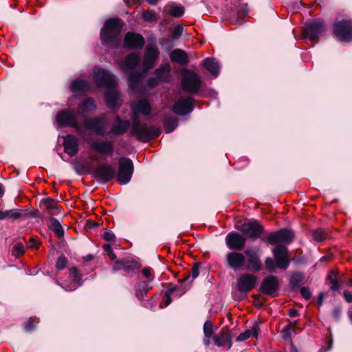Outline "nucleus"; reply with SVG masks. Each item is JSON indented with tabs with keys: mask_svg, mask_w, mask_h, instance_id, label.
I'll return each instance as SVG.
<instances>
[{
	"mask_svg": "<svg viewBox=\"0 0 352 352\" xmlns=\"http://www.w3.org/2000/svg\"><path fill=\"white\" fill-rule=\"evenodd\" d=\"M133 111L136 115L137 113H141L144 116H148L151 111L150 103L147 99L143 98L139 100L133 105ZM137 116H135V118Z\"/></svg>",
	"mask_w": 352,
	"mask_h": 352,
	"instance_id": "obj_29",
	"label": "nucleus"
},
{
	"mask_svg": "<svg viewBox=\"0 0 352 352\" xmlns=\"http://www.w3.org/2000/svg\"><path fill=\"white\" fill-rule=\"evenodd\" d=\"M233 4L236 6L238 12H241V16H245L248 13L247 3H244L243 0H233Z\"/></svg>",
	"mask_w": 352,
	"mask_h": 352,
	"instance_id": "obj_44",
	"label": "nucleus"
},
{
	"mask_svg": "<svg viewBox=\"0 0 352 352\" xmlns=\"http://www.w3.org/2000/svg\"><path fill=\"white\" fill-rule=\"evenodd\" d=\"M96 105L94 100L91 98H86L78 105V111L82 113H89L95 111Z\"/></svg>",
	"mask_w": 352,
	"mask_h": 352,
	"instance_id": "obj_38",
	"label": "nucleus"
},
{
	"mask_svg": "<svg viewBox=\"0 0 352 352\" xmlns=\"http://www.w3.org/2000/svg\"><path fill=\"white\" fill-rule=\"evenodd\" d=\"M40 245L41 243L32 237L30 238L27 243V246L28 248L38 250Z\"/></svg>",
	"mask_w": 352,
	"mask_h": 352,
	"instance_id": "obj_61",
	"label": "nucleus"
},
{
	"mask_svg": "<svg viewBox=\"0 0 352 352\" xmlns=\"http://www.w3.org/2000/svg\"><path fill=\"white\" fill-rule=\"evenodd\" d=\"M226 245L230 250L240 251L245 245L246 239L238 232H230L226 239Z\"/></svg>",
	"mask_w": 352,
	"mask_h": 352,
	"instance_id": "obj_18",
	"label": "nucleus"
},
{
	"mask_svg": "<svg viewBox=\"0 0 352 352\" xmlns=\"http://www.w3.org/2000/svg\"><path fill=\"white\" fill-rule=\"evenodd\" d=\"M343 297L348 303L352 302V292L348 290H345L343 292Z\"/></svg>",
	"mask_w": 352,
	"mask_h": 352,
	"instance_id": "obj_64",
	"label": "nucleus"
},
{
	"mask_svg": "<svg viewBox=\"0 0 352 352\" xmlns=\"http://www.w3.org/2000/svg\"><path fill=\"white\" fill-rule=\"evenodd\" d=\"M177 120L170 115H166L163 119V124L166 133L172 132L177 126Z\"/></svg>",
	"mask_w": 352,
	"mask_h": 352,
	"instance_id": "obj_40",
	"label": "nucleus"
},
{
	"mask_svg": "<svg viewBox=\"0 0 352 352\" xmlns=\"http://www.w3.org/2000/svg\"><path fill=\"white\" fill-rule=\"evenodd\" d=\"M265 264L266 269L269 272H272L274 270L275 265H274V262L272 258H270V257L267 258L265 261Z\"/></svg>",
	"mask_w": 352,
	"mask_h": 352,
	"instance_id": "obj_62",
	"label": "nucleus"
},
{
	"mask_svg": "<svg viewBox=\"0 0 352 352\" xmlns=\"http://www.w3.org/2000/svg\"><path fill=\"white\" fill-rule=\"evenodd\" d=\"M49 228L54 232L58 238L63 236L64 230L59 221L54 217H50Z\"/></svg>",
	"mask_w": 352,
	"mask_h": 352,
	"instance_id": "obj_39",
	"label": "nucleus"
},
{
	"mask_svg": "<svg viewBox=\"0 0 352 352\" xmlns=\"http://www.w3.org/2000/svg\"><path fill=\"white\" fill-rule=\"evenodd\" d=\"M28 213L23 210L12 209L9 210H0V220L25 219Z\"/></svg>",
	"mask_w": 352,
	"mask_h": 352,
	"instance_id": "obj_28",
	"label": "nucleus"
},
{
	"mask_svg": "<svg viewBox=\"0 0 352 352\" xmlns=\"http://www.w3.org/2000/svg\"><path fill=\"white\" fill-rule=\"evenodd\" d=\"M327 236V232L322 228L315 230L312 234L313 239L316 242L323 241L326 239Z\"/></svg>",
	"mask_w": 352,
	"mask_h": 352,
	"instance_id": "obj_43",
	"label": "nucleus"
},
{
	"mask_svg": "<svg viewBox=\"0 0 352 352\" xmlns=\"http://www.w3.org/2000/svg\"><path fill=\"white\" fill-rule=\"evenodd\" d=\"M78 116L72 109H65L59 111L56 115V122L59 126H70L76 131L80 135L82 129L78 122Z\"/></svg>",
	"mask_w": 352,
	"mask_h": 352,
	"instance_id": "obj_6",
	"label": "nucleus"
},
{
	"mask_svg": "<svg viewBox=\"0 0 352 352\" xmlns=\"http://www.w3.org/2000/svg\"><path fill=\"white\" fill-rule=\"evenodd\" d=\"M84 126L86 129L92 131L97 135H109V121L106 113L85 120Z\"/></svg>",
	"mask_w": 352,
	"mask_h": 352,
	"instance_id": "obj_4",
	"label": "nucleus"
},
{
	"mask_svg": "<svg viewBox=\"0 0 352 352\" xmlns=\"http://www.w3.org/2000/svg\"><path fill=\"white\" fill-rule=\"evenodd\" d=\"M213 340L218 346L226 345L228 349H230L232 345L230 331L227 327H223L221 332L213 337Z\"/></svg>",
	"mask_w": 352,
	"mask_h": 352,
	"instance_id": "obj_23",
	"label": "nucleus"
},
{
	"mask_svg": "<svg viewBox=\"0 0 352 352\" xmlns=\"http://www.w3.org/2000/svg\"><path fill=\"white\" fill-rule=\"evenodd\" d=\"M340 278L342 277L340 276L338 272L335 270H331L327 276V279L329 280V282L337 280Z\"/></svg>",
	"mask_w": 352,
	"mask_h": 352,
	"instance_id": "obj_63",
	"label": "nucleus"
},
{
	"mask_svg": "<svg viewBox=\"0 0 352 352\" xmlns=\"http://www.w3.org/2000/svg\"><path fill=\"white\" fill-rule=\"evenodd\" d=\"M102 237L106 241L110 243H114L116 239V235L111 231H106Z\"/></svg>",
	"mask_w": 352,
	"mask_h": 352,
	"instance_id": "obj_60",
	"label": "nucleus"
},
{
	"mask_svg": "<svg viewBox=\"0 0 352 352\" xmlns=\"http://www.w3.org/2000/svg\"><path fill=\"white\" fill-rule=\"evenodd\" d=\"M309 41L318 39L324 31V25L320 19H309Z\"/></svg>",
	"mask_w": 352,
	"mask_h": 352,
	"instance_id": "obj_27",
	"label": "nucleus"
},
{
	"mask_svg": "<svg viewBox=\"0 0 352 352\" xmlns=\"http://www.w3.org/2000/svg\"><path fill=\"white\" fill-rule=\"evenodd\" d=\"M276 265L280 269H286L289 265L288 252L286 247L276 245L273 250Z\"/></svg>",
	"mask_w": 352,
	"mask_h": 352,
	"instance_id": "obj_19",
	"label": "nucleus"
},
{
	"mask_svg": "<svg viewBox=\"0 0 352 352\" xmlns=\"http://www.w3.org/2000/svg\"><path fill=\"white\" fill-rule=\"evenodd\" d=\"M278 288V278L274 276H268L263 280L259 289L263 294L274 297L277 295Z\"/></svg>",
	"mask_w": 352,
	"mask_h": 352,
	"instance_id": "obj_13",
	"label": "nucleus"
},
{
	"mask_svg": "<svg viewBox=\"0 0 352 352\" xmlns=\"http://www.w3.org/2000/svg\"><path fill=\"white\" fill-rule=\"evenodd\" d=\"M183 32V27L180 25H177L174 28L173 30L171 33V38L173 39H177L179 38Z\"/></svg>",
	"mask_w": 352,
	"mask_h": 352,
	"instance_id": "obj_58",
	"label": "nucleus"
},
{
	"mask_svg": "<svg viewBox=\"0 0 352 352\" xmlns=\"http://www.w3.org/2000/svg\"><path fill=\"white\" fill-rule=\"evenodd\" d=\"M105 100L108 108L111 109H118L120 106V95L116 89L114 88H109L105 94Z\"/></svg>",
	"mask_w": 352,
	"mask_h": 352,
	"instance_id": "obj_26",
	"label": "nucleus"
},
{
	"mask_svg": "<svg viewBox=\"0 0 352 352\" xmlns=\"http://www.w3.org/2000/svg\"><path fill=\"white\" fill-rule=\"evenodd\" d=\"M226 260L228 266L231 269L237 270L244 266L245 256L242 253L233 251L227 254Z\"/></svg>",
	"mask_w": 352,
	"mask_h": 352,
	"instance_id": "obj_22",
	"label": "nucleus"
},
{
	"mask_svg": "<svg viewBox=\"0 0 352 352\" xmlns=\"http://www.w3.org/2000/svg\"><path fill=\"white\" fill-rule=\"evenodd\" d=\"M204 67L214 76H217L219 73V63L213 58H208L203 63Z\"/></svg>",
	"mask_w": 352,
	"mask_h": 352,
	"instance_id": "obj_35",
	"label": "nucleus"
},
{
	"mask_svg": "<svg viewBox=\"0 0 352 352\" xmlns=\"http://www.w3.org/2000/svg\"><path fill=\"white\" fill-rule=\"evenodd\" d=\"M142 78V74L138 72H132L129 74V85L133 89L138 87L140 80Z\"/></svg>",
	"mask_w": 352,
	"mask_h": 352,
	"instance_id": "obj_41",
	"label": "nucleus"
},
{
	"mask_svg": "<svg viewBox=\"0 0 352 352\" xmlns=\"http://www.w3.org/2000/svg\"><path fill=\"white\" fill-rule=\"evenodd\" d=\"M131 133L138 140L147 142L157 138L161 131L158 127L140 123L138 117L135 116L133 118Z\"/></svg>",
	"mask_w": 352,
	"mask_h": 352,
	"instance_id": "obj_2",
	"label": "nucleus"
},
{
	"mask_svg": "<svg viewBox=\"0 0 352 352\" xmlns=\"http://www.w3.org/2000/svg\"><path fill=\"white\" fill-rule=\"evenodd\" d=\"M249 164V161L245 157H241L238 160L237 162L234 163V168L236 170H242L248 167Z\"/></svg>",
	"mask_w": 352,
	"mask_h": 352,
	"instance_id": "obj_53",
	"label": "nucleus"
},
{
	"mask_svg": "<svg viewBox=\"0 0 352 352\" xmlns=\"http://www.w3.org/2000/svg\"><path fill=\"white\" fill-rule=\"evenodd\" d=\"M260 331L259 325L257 323H254L252 327V329H247L243 333H241L236 338V340L237 342H242L248 340L251 336L254 338H257L258 335V332Z\"/></svg>",
	"mask_w": 352,
	"mask_h": 352,
	"instance_id": "obj_33",
	"label": "nucleus"
},
{
	"mask_svg": "<svg viewBox=\"0 0 352 352\" xmlns=\"http://www.w3.org/2000/svg\"><path fill=\"white\" fill-rule=\"evenodd\" d=\"M342 283V278L337 280L330 281V289L333 292H338L341 289V284Z\"/></svg>",
	"mask_w": 352,
	"mask_h": 352,
	"instance_id": "obj_56",
	"label": "nucleus"
},
{
	"mask_svg": "<svg viewBox=\"0 0 352 352\" xmlns=\"http://www.w3.org/2000/svg\"><path fill=\"white\" fill-rule=\"evenodd\" d=\"M194 109V99L190 96L180 97L172 107V111L177 115L184 116L190 113Z\"/></svg>",
	"mask_w": 352,
	"mask_h": 352,
	"instance_id": "obj_12",
	"label": "nucleus"
},
{
	"mask_svg": "<svg viewBox=\"0 0 352 352\" xmlns=\"http://www.w3.org/2000/svg\"><path fill=\"white\" fill-rule=\"evenodd\" d=\"M133 162L127 157H120L118 160V173L116 176L118 182L122 185L127 184L133 173Z\"/></svg>",
	"mask_w": 352,
	"mask_h": 352,
	"instance_id": "obj_7",
	"label": "nucleus"
},
{
	"mask_svg": "<svg viewBox=\"0 0 352 352\" xmlns=\"http://www.w3.org/2000/svg\"><path fill=\"white\" fill-rule=\"evenodd\" d=\"M293 32L297 40L305 41L308 38V28L307 26L301 28L299 30H294Z\"/></svg>",
	"mask_w": 352,
	"mask_h": 352,
	"instance_id": "obj_45",
	"label": "nucleus"
},
{
	"mask_svg": "<svg viewBox=\"0 0 352 352\" xmlns=\"http://www.w3.org/2000/svg\"><path fill=\"white\" fill-rule=\"evenodd\" d=\"M38 323V319L36 318H30L23 324V327L26 331L33 330Z\"/></svg>",
	"mask_w": 352,
	"mask_h": 352,
	"instance_id": "obj_47",
	"label": "nucleus"
},
{
	"mask_svg": "<svg viewBox=\"0 0 352 352\" xmlns=\"http://www.w3.org/2000/svg\"><path fill=\"white\" fill-rule=\"evenodd\" d=\"M160 54V51L155 46H147L143 58V70L146 73L148 69L153 67L155 61Z\"/></svg>",
	"mask_w": 352,
	"mask_h": 352,
	"instance_id": "obj_17",
	"label": "nucleus"
},
{
	"mask_svg": "<svg viewBox=\"0 0 352 352\" xmlns=\"http://www.w3.org/2000/svg\"><path fill=\"white\" fill-rule=\"evenodd\" d=\"M201 79L197 74L189 69L182 73L181 87L186 93L196 94L201 87Z\"/></svg>",
	"mask_w": 352,
	"mask_h": 352,
	"instance_id": "obj_5",
	"label": "nucleus"
},
{
	"mask_svg": "<svg viewBox=\"0 0 352 352\" xmlns=\"http://www.w3.org/2000/svg\"><path fill=\"white\" fill-rule=\"evenodd\" d=\"M168 13L172 16L179 17L184 13V8L182 6H173L169 10Z\"/></svg>",
	"mask_w": 352,
	"mask_h": 352,
	"instance_id": "obj_50",
	"label": "nucleus"
},
{
	"mask_svg": "<svg viewBox=\"0 0 352 352\" xmlns=\"http://www.w3.org/2000/svg\"><path fill=\"white\" fill-rule=\"evenodd\" d=\"M69 275L74 282H79L81 279V275L80 274L78 269L75 267L69 269Z\"/></svg>",
	"mask_w": 352,
	"mask_h": 352,
	"instance_id": "obj_52",
	"label": "nucleus"
},
{
	"mask_svg": "<svg viewBox=\"0 0 352 352\" xmlns=\"http://www.w3.org/2000/svg\"><path fill=\"white\" fill-rule=\"evenodd\" d=\"M25 253V248L23 245L21 243H15L12 249V254L18 258L22 256Z\"/></svg>",
	"mask_w": 352,
	"mask_h": 352,
	"instance_id": "obj_46",
	"label": "nucleus"
},
{
	"mask_svg": "<svg viewBox=\"0 0 352 352\" xmlns=\"http://www.w3.org/2000/svg\"><path fill=\"white\" fill-rule=\"evenodd\" d=\"M204 332L206 338L212 337L213 334V323L211 321L207 320L205 322L204 325Z\"/></svg>",
	"mask_w": 352,
	"mask_h": 352,
	"instance_id": "obj_49",
	"label": "nucleus"
},
{
	"mask_svg": "<svg viewBox=\"0 0 352 352\" xmlns=\"http://www.w3.org/2000/svg\"><path fill=\"white\" fill-rule=\"evenodd\" d=\"M152 288L153 286L148 281H140L135 288V295L140 300H143L144 296Z\"/></svg>",
	"mask_w": 352,
	"mask_h": 352,
	"instance_id": "obj_31",
	"label": "nucleus"
},
{
	"mask_svg": "<svg viewBox=\"0 0 352 352\" xmlns=\"http://www.w3.org/2000/svg\"><path fill=\"white\" fill-rule=\"evenodd\" d=\"M124 43L126 47L136 49L142 47L145 41L141 34L129 32L124 36Z\"/></svg>",
	"mask_w": 352,
	"mask_h": 352,
	"instance_id": "obj_20",
	"label": "nucleus"
},
{
	"mask_svg": "<svg viewBox=\"0 0 352 352\" xmlns=\"http://www.w3.org/2000/svg\"><path fill=\"white\" fill-rule=\"evenodd\" d=\"M199 264L197 263H196L192 265V267L191 268L190 274H188V276H186V278H184L183 280H182L181 281L184 282V281L187 280L188 278L190 277V276H191L193 278H196L199 276Z\"/></svg>",
	"mask_w": 352,
	"mask_h": 352,
	"instance_id": "obj_55",
	"label": "nucleus"
},
{
	"mask_svg": "<svg viewBox=\"0 0 352 352\" xmlns=\"http://www.w3.org/2000/svg\"><path fill=\"white\" fill-rule=\"evenodd\" d=\"M90 148L95 152L105 156H111L114 152L113 143L107 140L93 141L90 143Z\"/></svg>",
	"mask_w": 352,
	"mask_h": 352,
	"instance_id": "obj_16",
	"label": "nucleus"
},
{
	"mask_svg": "<svg viewBox=\"0 0 352 352\" xmlns=\"http://www.w3.org/2000/svg\"><path fill=\"white\" fill-rule=\"evenodd\" d=\"M140 61V58L138 54L132 53L128 54L124 58L122 67L125 70L133 69L137 67Z\"/></svg>",
	"mask_w": 352,
	"mask_h": 352,
	"instance_id": "obj_32",
	"label": "nucleus"
},
{
	"mask_svg": "<svg viewBox=\"0 0 352 352\" xmlns=\"http://www.w3.org/2000/svg\"><path fill=\"white\" fill-rule=\"evenodd\" d=\"M294 239V234L291 230L282 229L269 234L267 241L269 243L274 245L279 243H289Z\"/></svg>",
	"mask_w": 352,
	"mask_h": 352,
	"instance_id": "obj_14",
	"label": "nucleus"
},
{
	"mask_svg": "<svg viewBox=\"0 0 352 352\" xmlns=\"http://www.w3.org/2000/svg\"><path fill=\"white\" fill-rule=\"evenodd\" d=\"M63 146L65 152L69 156H74L78 152V140L73 135H67L64 137Z\"/></svg>",
	"mask_w": 352,
	"mask_h": 352,
	"instance_id": "obj_25",
	"label": "nucleus"
},
{
	"mask_svg": "<svg viewBox=\"0 0 352 352\" xmlns=\"http://www.w3.org/2000/svg\"><path fill=\"white\" fill-rule=\"evenodd\" d=\"M177 287H172V288H169L166 294H165V297H166V300H165V302L164 303V305H162V303L160 304V307L161 308H163V307H167L168 305H169L171 302H172V299H171V294L176 290Z\"/></svg>",
	"mask_w": 352,
	"mask_h": 352,
	"instance_id": "obj_51",
	"label": "nucleus"
},
{
	"mask_svg": "<svg viewBox=\"0 0 352 352\" xmlns=\"http://www.w3.org/2000/svg\"><path fill=\"white\" fill-rule=\"evenodd\" d=\"M71 89L75 93H85L89 89V84L84 80H75L71 83Z\"/></svg>",
	"mask_w": 352,
	"mask_h": 352,
	"instance_id": "obj_37",
	"label": "nucleus"
},
{
	"mask_svg": "<svg viewBox=\"0 0 352 352\" xmlns=\"http://www.w3.org/2000/svg\"><path fill=\"white\" fill-rule=\"evenodd\" d=\"M102 249L110 260L115 261L114 265L112 267L113 272L122 270L126 273H130L133 272L135 270H138L141 266L140 263L134 259L123 258L121 260H116V255L113 252L111 245L109 243H104L102 245Z\"/></svg>",
	"mask_w": 352,
	"mask_h": 352,
	"instance_id": "obj_3",
	"label": "nucleus"
},
{
	"mask_svg": "<svg viewBox=\"0 0 352 352\" xmlns=\"http://www.w3.org/2000/svg\"><path fill=\"white\" fill-rule=\"evenodd\" d=\"M142 274L144 278H147L146 281H148L149 283H151L154 278V272L151 267H144L142 270Z\"/></svg>",
	"mask_w": 352,
	"mask_h": 352,
	"instance_id": "obj_54",
	"label": "nucleus"
},
{
	"mask_svg": "<svg viewBox=\"0 0 352 352\" xmlns=\"http://www.w3.org/2000/svg\"><path fill=\"white\" fill-rule=\"evenodd\" d=\"M170 59L182 65H186L189 61L188 54L181 49L174 50L170 54Z\"/></svg>",
	"mask_w": 352,
	"mask_h": 352,
	"instance_id": "obj_30",
	"label": "nucleus"
},
{
	"mask_svg": "<svg viewBox=\"0 0 352 352\" xmlns=\"http://www.w3.org/2000/svg\"><path fill=\"white\" fill-rule=\"evenodd\" d=\"M155 73L160 80L167 82L170 76V67L169 64L162 65Z\"/></svg>",
	"mask_w": 352,
	"mask_h": 352,
	"instance_id": "obj_36",
	"label": "nucleus"
},
{
	"mask_svg": "<svg viewBox=\"0 0 352 352\" xmlns=\"http://www.w3.org/2000/svg\"><path fill=\"white\" fill-rule=\"evenodd\" d=\"M131 123L129 120H122L119 116H117L116 122L109 130V135H122L127 131Z\"/></svg>",
	"mask_w": 352,
	"mask_h": 352,
	"instance_id": "obj_24",
	"label": "nucleus"
},
{
	"mask_svg": "<svg viewBox=\"0 0 352 352\" xmlns=\"http://www.w3.org/2000/svg\"><path fill=\"white\" fill-rule=\"evenodd\" d=\"M124 23L119 19L107 20L100 32L102 43L108 47L116 48L121 42V31Z\"/></svg>",
	"mask_w": 352,
	"mask_h": 352,
	"instance_id": "obj_1",
	"label": "nucleus"
},
{
	"mask_svg": "<svg viewBox=\"0 0 352 352\" xmlns=\"http://www.w3.org/2000/svg\"><path fill=\"white\" fill-rule=\"evenodd\" d=\"M94 78L98 87L109 89L117 86L115 76L108 71L101 68H94Z\"/></svg>",
	"mask_w": 352,
	"mask_h": 352,
	"instance_id": "obj_10",
	"label": "nucleus"
},
{
	"mask_svg": "<svg viewBox=\"0 0 352 352\" xmlns=\"http://www.w3.org/2000/svg\"><path fill=\"white\" fill-rule=\"evenodd\" d=\"M296 325V324L295 322L289 323L284 327L281 331L284 339L288 340L291 338L293 333L294 332Z\"/></svg>",
	"mask_w": 352,
	"mask_h": 352,
	"instance_id": "obj_42",
	"label": "nucleus"
},
{
	"mask_svg": "<svg viewBox=\"0 0 352 352\" xmlns=\"http://www.w3.org/2000/svg\"><path fill=\"white\" fill-rule=\"evenodd\" d=\"M257 282V277L252 274L244 273L237 280V289L241 292L247 293L253 289Z\"/></svg>",
	"mask_w": 352,
	"mask_h": 352,
	"instance_id": "obj_15",
	"label": "nucleus"
},
{
	"mask_svg": "<svg viewBox=\"0 0 352 352\" xmlns=\"http://www.w3.org/2000/svg\"><path fill=\"white\" fill-rule=\"evenodd\" d=\"M43 204L45 206V211L50 216L57 214L60 212V207L58 204V201L55 199L50 198L45 199L43 200Z\"/></svg>",
	"mask_w": 352,
	"mask_h": 352,
	"instance_id": "obj_34",
	"label": "nucleus"
},
{
	"mask_svg": "<svg viewBox=\"0 0 352 352\" xmlns=\"http://www.w3.org/2000/svg\"><path fill=\"white\" fill-rule=\"evenodd\" d=\"M142 18L148 22H153L157 21L156 13L151 10H147L142 12Z\"/></svg>",
	"mask_w": 352,
	"mask_h": 352,
	"instance_id": "obj_48",
	"label": "nucleus"
},
{
	"mask_svg": "<svg viewBox=\"0 0 352 352\" xmlns=\"http://www.w3.org/2000/svg\"><path fill=\"white\" fill-rule=\"evenodd\" d=\"M93 177L100 184H107L116 175L112 165L103 163L98 165L93 171Z\"/></svg>",
	"mask_w": 352,
	"mask_h": 352,
	"instance_id": "obj_9",
	"label": "nucleus"
},
{
	"mask_svg": "<svg viewBox=\"0 0 352 352\" xmlns=\"http://www.w3.org/2000/svg\"><path fill=\"white\" fill-rule=\"evenodd\" d=\"M67 263V258L64 256H60L57 258L56 267L59 270H63L66 267Z\"/></svg>",
	"mask_w": 352,
	"mask_h": 352,
	"instance_id": "obj_57",
	"label": "nucleus"
},
{
	"mask_svg": "<svg viewBox=\"0 0 352 352\" xmlns=\"http://www.w3.org/2000/svg\"><path fill=\"white\" fill-rule=\"evenodd\" d=\"M235 228L253 240L259 238L263 231V226L256 220L238 223Z\"/></svg>",
	"mask_w": 352,
	"mask_h": 352,
	"instance_id": "obj_8",
	"label": "nucleus"
},
{
	"mask_svg": "<svg viewBox=\"0 0 352 352\" xmlns=\"http://www.w3.org/2000/svg\"><path fill=\"white\" fill-rule=\"evenodd\" d=\"M342 308L341 306H336L332 311V317L336 321H338L342 315Z\"/></svg>",
	"mask_w": 352,
	"mask_h": 352,
	"instance_id": "obj_59",
	"label": "nucleus"
},
{
	"mask_svg": "<svg viewBox=\"0 0 352 352\" xmlns=\"http://www.w3.org/2000/svg\"><path fill=\"white\" fill-rule=\"evenodd\" d=\"M245 254L248 258L247 270L255 272H260L262 270V263L256 252L253 250L248 249L245 251Z\"/></svg>",
	"mask_w": 352,
	"mask_h": 352,
	"instance_id": "obj_21",
	"label": "nucleus"
},
{
	"mask_svg": "<svg viewBox=\"0 0 352 352\" xmlns=\"http://www.w3.org/2000/svg\"><path fill=\"white\" fill-rule=\"evenodd\" d=\"M333 33L340 41H349L352 39V21L343 19L335 23Z\"/></svg>",
	"mask_w": 352,
	"mask_h": 352,
	"instance_id": "obj_11",
	"label": "nucleus"
}]
</instances>
